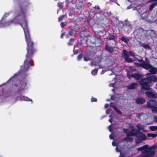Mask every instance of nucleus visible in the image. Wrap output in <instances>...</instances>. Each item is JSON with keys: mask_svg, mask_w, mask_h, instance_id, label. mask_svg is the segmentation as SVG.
<instances>
[{"mask_svg": "<svg viewBox=\"0 0 157 157\" xmlns=\"http://www.w3.org/2000/svg\"><path fill=\"white\" fill-rule=\"evenodd\" d=\"M110 106H111L117 113L119 114H121V112L117 109V107L114 105L113 103H110Z\"/></svg>", "mask_w": 157, "mask_h": 157, "instance_id": "nucleus-14", "label": "nucleus"}, {"mask_svg": "<svg viewBox=\"0 0 157 157\" xmlns=\"http://www.w3.org/2000/svg\"><path fill=\"white\" fill-rule=\"evenodd\" d=\"M98 65L99 66V67H101V68H102V67L101 66H100V65H99V64H98Z\"/></svg>", "mask_w": 157, "mask_h": 157, "instance_id": "nucleus-59", "label": "nucleus"}, {"mask_svg": "<svg viewBox=\"0 0 157 157\" xmlns=\"http://www.w3.org/2000/svg\"><path fill=\"white\" fill-rule=\"evenodd\" d=\"M111 127V125H109V131L110 132H112V129Z\"/></svg>", "mask_w": 157, "mask_h": 157, "instance_id": "nucleus-38", "label": "nucleus"}, {"mask_svg": "<svg viewBox=\"0 0 157 157\" xmlns=\"http://www.w3.org/2000/svg\"><path fill=\"white\" fill-rule=\"evenodd\" d=\"M106 113L107 114H108L109 113H108V110H107L106 111Z\"/></svg>", "mask_w": 157, "mask_h": 157, "instance_id": "nucleus-53", "label": "nucleus"}, {"mask_svg": "<svg viewBox=\"0 0 157 157\" xmlns=\"http://www.w3.org/2000/svg\"><path fill=\"white\" fill-rule=\"evenodd\" d=\"M90 59V58H86L85 57H84V60L85 61H87L88 60H89Z\"/></svg>", "mask_w": 157, "mask_h": 157, "instance_id": "nucleus-34", "label": "nucleus"}, {"mask_svg": "<svg viewBox=\"0 0 157 157\" xmlns=\"http://www.w3.org/2000/svg\"><path fill=\"white\" fill-rule=\"evenodd\" d=\"M127 75L128 77L130 79L131 77H133L136 80H138L142 78V76L141 75L136 74H132L130 75L127 72Z\"/></svg>", "mask_w": 157, "mask_h": 157, "instance_id": "nucleus-9", "label": "nucleus"}, {"mask_svg": "<svg viewBox=\"0 0 157 157\" xmlns=\"http://www.w3.org/2000/svg\"><path fill=\"white\" fill-rule=\"evenodd\" d=\"M20 25L24 30L25 40L27 45V52L26 56V59L24 62V66H21V70L25 71L28 69L30 66H33L34 65L32 63V60L31 58L35 50L33 48V43L31 40L27 22L25 18H23L22 23H20Z\"/></svg>", "mask_w": 157, "mask_h": 157, "instance_id": "nucleus-1", "label": "nucleus"}, {"mask_svg": "<svg viewBox=\"0 0 157 157\" xmlns=\"http://www.w3.org/2000/svg\"><path fill=\"white\" fill-rule=\"evenodd\" d=\"M9 15V13H5L4 16H3L2 19L1 20V21H2V20L4 18H6V17L7 16H8Z\"/></svg>", "mask_w": 157, "mask_h": 157, "instance_id": "nucleus-27", "label": "nucleus"}, {"mask_svg": "<svg viewBox=\"0 0 157 157\" xmlns=\"http://www.w3.org/2000/svg\"><path fill=\"white\" fill-rule=\"evenodd\" d=\"M121 40L124 41L125 43H128L129 41V39L128 38H126L123 36H122L121 38Z\"/></svg>", "mask_w": 157, "mask_h": 157, "instance_id": "nucleus-21", "label": "nucleus"}, {"mask_svg": "<svg viewBox=\"0 0 157 157\" xmlns=\"http://www.w3.org/2000/svg\"><path fill=\"white\" fill-rule=\"evenodd\" d=\"M82 7V6H79V8H81V7Z\"/></svg>", "mask_w": 157, "mask_h": 157, "instance_id": "nucleus-64", "label": "nucleus"}, {"mask_svg": "<svg viewBox=\"0 0 157 157\" xmlns=\"http://www.w3.org/2000/svg\"><path fill=\"white\" fill-rule=\"evenodd\" d=\"M58 6H59L60 8H62V6H61V5H60L59 3V4H58Z\"/></svg>", "mask_w": 157, "mask_h": 157, "instance_id": "nucleus-50", "label": "nucleus"}, {"mask_svg": "<svg viewBox=\"0 0 157 157\" xmlns=\"http://www.w3.org/2000/svg\"><path fill=\"white\" fill-rule=\"evenodd\" d=\"M109 105L108 104H106L105 105V108H107L108 106Z\"/></svg>", "mask_w": 157, "mask_h": 157, "instance_id": "nucleus-44", "label": "nucleus"}, {"mask_svg": "<svg viewBox=\"0 0 157 157\" xmlns=\"http://www.w3.org/2000/svg\"><path fill=\"white\" fill-rule=\"evenodd\" d=\"M67 23L66 22H61L60 24L61 27L62 28H63L64 26H65L66 25Z\"/></svg>", "mask_w": 157, "mask_h": 157, "instance_id": "nucleus-31", "label": "nucleus"}, {"mask_svg": "<svg viewBox=\"0 0 157 157\" xmlns=\"http://www.w3.org/2000/svg\"><path fill=\"white\" fill-rule=\"evenodd\" d=\"M139 62L141 63H135V64L137 66H140L143 67L146 69L149 70V71L152 74H155L157 73V68L153 67L150 64L149 61L147 58H145V61L142 60H138Z\"/></svg>", "mask_w": 157, "mask_h": 157, "instance_id": "nucleus-3", "label": "nucleus"}, {"mask_svg": "<svg viewBox=\"0 0 157 157\" xmlns=\"http://www.w3.org/2000/svg\"><path fill=\"white\" fill-rule=\"evenodd\" d=\"M157 106V102L152 100H150L147 101L146 107L151 108V109Z\"/></svg>", "mask_w": 157, "mask_h": 157, "instance_id": "nucleus-6", "label": "nucleus"}, {"mask_svg": "<svg viewBox=\"0 0 157 157\" xmlns=\"http://www.w3.org/2000/svg\"><path fill=\"white\" fill-rule=\"evenodd\" d=\"M100 59H99V58H96L95 59V60H99Z\"/></svg>", "mask_w": 157, "mask_h": 157, "instance_id": "nucleus-52", "label": "nucleus"}, {"mask_svg": "<svg viewBox=\"0 0 157 157\" xmlns=\"http://www.w3.org/2000/svg\"><path fill=\"white\" fill-rule=\"evenodd\" d=\"M151 0H150L149 1H148L147 2V3H151V2H155V1H152V2L151 1Z\"/></svg>", "mask_w": 157, "mask_h": 157, "instance_id": "nucleus-49", "label": "nucleus"}, {"mask_svg": "<svg viewBox=\"0 0 157 157\" xmlns=\"http://www.w3.org/2000/svg\"><path fill=\"white\" fill-rule=\"evenodd\" d=\"M82 57V54H80L78 56L77 59L78 60H80Z\"/></svg>", "mask_w": 157, "mask_h": 157, "instance_id": "nucleus-28", "label": "nucleus"}, {"mask_svg": "<svg viewBox=\"0 0 157 157\" xmlns=\"http://www.w3.org/2000/svg\"><path fill=\"white\" fill-rule=\"evenodd\" d=\"M157 4V2L154 3L152 4L150 6L149 9L150 10H151Z\"/></svg>", "mask_w": 157, "mask_h": 157, "instance_id": "nucleus-23", "label": "nucleus"}, {"mask_svg": "<svg viewBox=\"0 0 157 157\" xmlns=\"http://www.w3.org/2000/svg\"><path fill=\"white\" fill-rule=\"evenodd\" d=\"M157 81V77L154 76H151L140 80L139 81V83L142 86L141 91L144 93V90H149L150 89V87L148 85L149 84L151 81L155 82Z\"/></svg>", "mask_w": 157, "mask_h": 157, "instance_id": "nucleus-4", "label": "nucleus"}, {"mask_svg": "<svg viewBox=\"0 0 157 157\" xmlns=\"http://www.w3.org/2000/svg\"><path fill=\"white\" fill-rule=\"evenodd\" d=\"M104 73V72L103 71H102L101 72V74H103Z\"/></svg>", "mask_w": 157, "mask_h": 157, "instance_id": "nucleus-58", "label": "nucleus"}, {"mask_svg": "<svg viewBox=\"0 0 157 157\" xmlns=\"http://www.w3.org/2000/svg\"><path fill=\"white\" fill-rule=\"evenodd\" d=\"M126 22H127L128 23L127 24V25H128V26H130V23H129V22H128V21H126ZM126 24L127 25V24L126 23Z\"/></svg>", "mask_w": 157, "mask_h": 157, "instance_id": "nucleus-48", "label": "nucleus"}, {"mask_svg": "<svg viewBox=\"0 0 157 157\" xmlns=\"http://www.w3.org/2000/svg\"><path fill=\"white\" fill-rule=\"evenodd\" d=\"M151 1H157V0H151Z\"/></svg>", "mask_w": 157, "mask_h": 157, "instance_id": "nucleus-55", "label": "nucleus"}, {"mask_svg": "<svg viewBox=\"0 0 157 157\" xmlns=\"http://www.w3.org/2000/svg\"><path fill=\"white\" fill-rule=\"evenodd\" d=\"M77 53V52H76L75 51L74 52V54H76Z\"/></svg>", "mask_w": 157, "mask_h": 157, "instance_id": "nucleus-54", "label": "nucleus"}, {"mask_svg": "<svg viewBox=\"0 0 157 157\" xmlns=\"http://www.w3.org/2000/svg\"><path fill=\"white\" fill-rule=\"evenodd\" d=\"M119 157H124V155H121V152L120 153V155L119 156Z\"/></svg>", "mask_w": 157, "mask_h": 157, "instance_id": "nucleus-46", "label": "nucleus"}, {"mask_svg": "<svg viewBox=\"0 0 157 157\" xmlns=\"http://www.w3.org/2000/svg\"><path fill=\"white\" fill-rule=\"evenodd\" d=\"M113 135L111 134L109 135V138L110 139L112 140L113 139Z\"/></svg>", "mask_w": 157, "mask_h": 157, "instance_id": "nucleus-40", "label": "nucleus"}, {"mask_svg": "<svg viewBox=\"0 0 157 157\" xmlns=\"http://www.w3.org/2000/svg\"><path fill=\"white\" fill-rule=\"evenodd\" d=\"M114 83H112L109 84V86L114 87Z\"/></svg>", "mask_w": 157, "mask_h": 157, "instance_id": "nucleus-42", "label": "nucleus"}, {"mask_svg": "<svg viewBox=\"0 0 157 157\" xmlns=\"http://www.w3.org/2000/svg\"><path fill=\"white\" fill-rule=\"evenodd\" d=\"M105 49L110 52H114L113 48L107 44L105 45Z\"/></svg>", "mask_w": 157, "mask_h": 157, "instance_id": "nucleus-11", "label": "nucleus"}, {"mask_svg": "<svg viewBox=\"0 0 157 157\" xmlns=\"http://www.w3.org/2000/svg\"><path fill=\"white\" fill-rule=\"evenodd\" d=\"M152 112L156 113L157 112V107H155L151 109Z\"/></svg>", "mask_w": 157, "mask_h": 157, "instance_id": "nucleus-25", "label": "nucleus"}, {"mask_svg": "<svg viewBox=\"0 0 157 157\" xmlns=\"http://www.w3.org/2000/svg\"><path fill=\"white\" fill-rule=\"evenodd\" d=\"M129 54L131 56H135L134 53L131 51H129Z\"/></svg>", "mask_w": 157, "mask_h": 157, "instance_id": "nucleus-32", "label": "nucleus"}, {"mask_svg": "<svg viewBox=\"0 0 157 157\" xmlns=\"http://www.w3.org/2000/svg\"><path fill=\"white\" fill-rule=\"evenodd\" d=\"M64 17V15H63L61 17H60L58 18V21H62Z\"/></svg>", "mask_w": 157, "mask_h": 157, "instance_id": "nucleus-29", "label": "nucleus"}, {"mask_svg": "<svg viewBox=\"0 0 157 157\" xmlns=\"http://www.w3.org/2000/svg\"><path fill=\"white\" fill-rule=\"evenodd\" d=\"M109 121L111 123L112 122V119H109Z\"/></svg>", "mask_w": 157, "mask_h": 157, "instance_id": "nucleus-51", "label": "nucleus"}, {"mask_svg": "<svg viewBox=\"0 0 157 157\" xmlns=\"http://www.w3.org/2000/svg\"><path fill=\"white\" fill-rule=\"evenodd\" d=\"M142 46L146 49H151L150 47L147 44H142Z\"/></svg>", "mask_w": 157, "mask_h": 157, "instance_id": "nucleus-20", "label": "nucleus"}, {"mask_svg": "<svg viewBox=\"0 0 157 157\" xmlns=\"http://www.w3.org/2000/svg\"><path fill=\"white\" fill-rule=\"evenodd\" d=\"M149 128L152 131H155L157 130V126H151Z\"/></svg>", "mask_w": 157, "mask_h": 157, "instance_id": "nucleus-22", "label": "nucleus"}, {"mask_svg": "<svg viewBox=\"0 0 157 157\" xmlns=\"http://www.w3.org/2000/svg\"><path fill=\"white\" fill-rule=\"evenodd\" d=\"M136 127L138 130V131H140V130H143L145 128V126L144 125H142L140 124H138L137 125Z\"/></svg>", "mask_w": 157, "mask_h": 157, "instance_id": "nucleus-15", "label": "nucleus"}, {"mask_svg": "<svg viewBox=\"0 0 157 157\" xmlns=\"http://www.w3.org/2000/svg\"><path fill=\"white\" fill-rule=\"evenodd\" d=\"M123 131L124 132V133H127V134H128V133L129 132H130H130H128V129H126L124 128V129H123Z\"/></svg>", "mask_w": 157, "mask_h": 157, "instance_id": "nucleus-35", "label": "nucleus"}, {"mask_svg": "<svg viewBox=\"0 0 157 157\" xmlns=\"http://www.w3.org/2000/svg\"><path fill=\"white\" fill-rule=\"evenodd\" d=\"M26 82H24V83H23V84L22 85V89H23V88L25 86H26ZM23 89H22L21 90V89H20L19 90V92H17V94L18 95V96L17 97V100L19 98V97L18 96L19 95H21V91H23Z\"/></svg>", "mask_w": 157, "mask_h": 157, "instance_id": "nucleus-13", "label": "nucleus"}, {"mask_svg": "<svg viewBox=\"0 0 157 157\" xmlns=\"http://www.w3.org/2000/svg\"><path fill=\"white\" fill-rule=\"evenodd\" d=\"M116 150L117 152H119V150L118 149V147H116Z\"/></svg>", "mask_w": 157, "mask_h": 157, "instance_id": "nucleus-47", "label": "nucleus"}, {"mask_svg": "<svg viewBox=\"0 0 157 157\" xmlns=\"http://www.w3.org/2000/svg\"><path fill=\"white\" fill-rule=\"evenodd\" d=\"M147 135L148 137H151L152 138H155L157 136V132L155 134L148 133H147Z\"/></svg>", "mask_w": 157, "mask_h": 157, "instance_id": "nucleus-17", "label": "nucleus"}, {"mask_svg": "<svg viewBox=\"0 0 157 157\" xmlns=\"http://www.w3.org/2000/svg\"><path fill=\"white\" fill-rule=\"evenodd\" d=\"M129 7L130 6L128 7L127 8V9H129L130 8V7Z\"/></svg>", "mask_w": 157, "mask_h": 157, "instance_id": "nucleus-56", "label": "nucleus"}, {"mask_svg": "<svg viewBox=\"0 0 157 157\" xmlns=\"http://www.w3.org/2000/svg\"><path fill=\"white\" fill-rule=\"evenodd\" d=\"M122 57L124 58L125 59V60L128 62H133L132 59L129 57L128 52L125 50H123Z\"/></svg>", "mask_w": 157, "mask_h": 157, "instance_id": "nucleus-8", "label": "nucleus"}, {"mask_svg": "<svg viewBox=\"0 0 157 157\" xmlns=\"http://www.w3.org/2000/svg\"><path fill=\"white\" fill-rule=\"evenodd\" d=\"M109 117L110 118H111V115H109Z\"/></svg>", "mask_w": 157, "mask_h": 157, "instance_id": "nucleus-61", "label": "nucleus"}, {"mask_svg": "<svg viewBox=\"0 0 157 157\" xmlns=\"http://www.w3.org/2000/svg\"><path fill=\"white\" fill-rule=\"evenodd\" d=\"M94 8L97 10H99L100 9L99 7L98 6H95L94 7Z\"/></svg>", "mask_w": 157, "mask_h": 157, "instance_id": "nucleus-41", "label": "nucleus"}, {"mask_svg": "<svg viewBox=\"0 0 157 157\" xmlns=\"http://www.w3.org/2000/svg\"><path fill=\"white\" fill-rule=\"evenodd\" d=\"M74 39H71L70 41L68 43V45L69 46L72 45L73 44L71 43V42H73L74 41Z\"/></svg>", "mask_w": 157, "mask_h": 157, "instance_id": "nucleus-30", "label": "nucleus"}, {"mask_svg": "<svg viewBox=\"0 0 157 157\" xmlns=\"http://www.w3.org/2000/svg\"><path fill=\"white\" fill-rule=\"evenodd\" d=\"M138 86V85L136 83H133L128 86L127 88L129 89H133L136 88Z\"/></svg>", "mask_w": 157, "mask_h": 157, "instance_id": "nucleus-12", "label": "nucleus"}, {"mask_svg": "<svg viewBox=\"0 0 157 157\" xmlns=\"http://www.w3.org/2000/svg\"><path fill=\"white\" fill-rule=\"evenodd\" d=\"M13 20H13L11 21H10L8 22L5 23L4 24H3V26L5 27V26H6L9 25H10L11 24V23H12L13 22Z\"/></svg>", "mask_w": 157, "mask_h": 157, "instance_id": "nucleus-19", "label": "nucleus"}, {"mask_svg": "<svg viewBox=\"0 0 157 157\" xmlns=\"http://www.w3.org/2000/svg\"><path fill=\"white\" fill-rule=\"evenodd\" d=\"M64 35V33H62L61 35V36H60V37L61 38H63V36Z\"/></svg>", "mask_w": 157, "mask_h": 157, "instance_id": "nucleus-45", "label": "nucleus"}, {"mask_svg": "<svg viewBox=\"0 0 157 157\" xmlns=\"http://www.w3.org/2000/svg\"><path fill=\"white\" fill-rule=\"evenodd\" d=\"M69 34L71 36H73L74 34L73 31H70L69 32Z\"/></svg>", "mask_w": 157, "mask_h": 157, "instance_id": "nucleus-36", "label": "nucleus"}, {"mask_svg": "<svg viewBox=\"0 0 157 157\" xmlns=\"http://www.w3.org/2000/svg\"><path fill=\"white\" fill-rule=\"evenodd\" d=\"M146 96L150 98H156V93L154 90L146 91L145 93Z\"/></svg>", "mask_w": 157, "mask_h": 157, "instance_id": "nucleus-7", "label": "nucleus"}, {"mask_svg": "<svg viewBox=\"0 0 157 157\" xmlns=\"http://www.w3.org/2000/svg\"><path fill=\"white\" fill-rule=\"evenodd\" d=\"M143 15H144V14H141V17H143Z\"/></svg>", "mask_w": 157, "mask_h": 157, "instance_id": "nucleus-57", "label": "nucleus"}, {"mask_svg": "<svg viewBox=\"0 0 157 157\" xmlns=\"http://www.w3.org/2000/svg\"><path fill=\"white\" fill-rule=\"evenodd\" d=\"M114 89H113L112 90V91H114Z\"/></svg>", "mask_w": 157, "mask_h": 157, "instance_id": "nucleus-60", "label": "nucleus"}, {"mask_svg": "<svg viewBox=\"0 0 157 157\" xmlns=\"http://www.w3.org/2000/svg\"><path fill=\"white\" fill-rule=\"evenodd\" d=\"M136 102L138 104H142L145 102V100L143 98H138L136 99Z\"/></svg>", "mask_w": 157, "mask_h": 157, "instance_id": "nucleus-10", "label": "nucleus"}, {"mask_svg": "<svg viewBox=\"0 0 157 157\" xmlns=\"http://www.w3.org/2000/svg\"><path fill=\"white\" fill-rule=\"evenodd\" d=\"M133 140V138L132 137H127L123 139L124 141H126L127 142H132Z\"/></svg>", "mask_w": 157, "mask_h": 157, "instance_id": "nucleus-18", "label": "nucleus"}, {"mask_svg": "<svg viewBox=\"0 0 157 157\" xmlns=\"http://www.w3.org/2000/svg\"><path fill=\"white\" fill-rule=\"evenodd\" d=\"M157 148V147L155 145L148 147L147 145H145L140 147L137 149L138 151H141L144 155L138 157H153L155 151Z\"/></svg>", "mask_w": 157, "mask_h": 157, "instance_id": "nucleus-2", "label": "nucleus"}, {"mask_svg": "<svg viewBox=\"0 0 157 157\" xmlns=\"http://www.w3.org/2000/svg\"><path fill=\"white\" fill-rule=\"evenodd\" d=\"M144 115V114L141 113L138 114L137 117L138 118L141 119L142 117Z\"/></svg>", "mask_w": 157, "mask_h": 157, "instance_id": "nucleus-26", "label": "nucleus"}, {"mask_svg": "<svg viewBox=\"0 0 157 157\" xmlns=\"http://www.w3.org/2000/svg\"><path fill=\"white\" fill-rule=\"evenodd\" d=\"M106 101H109V99H107Z\"/></svg>", "mask_w": 157, "mask_h": 157, "instance_id": "nucleus-62", "label": "nucleus"}, {"mask_svg": "<svg viewBox=\"0 0 157 157\" xmlns=\"http://www.w3.org/2000/svg\"><path fill=\"white\" fill-rule=\"evenodd\" d=\"M134 129L132 130L130 132L127 134V136H136L140 140H136V143H139L141 141L144 140L147 138L146 136L144 134L141 132L140 131H138L136 132H133Z\"/></svg>", "mask_w": 157, "mask_h": 157, "instance_id": "nucleus-5", "label": "nucleus"}, {"mask_svg": "<svg viewBox=\"0 0 157 157\" xmlns=\"http://www.w3.org/2000/svg\"><path fill=\"white\" fill-rule=\"evenodd\" d=\"M99 63H96L95 62V61H93L91 63V65H97Z\"/></svg>", "mask_w": 157, "mask_h": 157, "instance_id": "nucleus-33", "label": "nucleus"}, {"mask_svg": "<svg viewBox=\"0 0 157 157\" xmlns=\"http://www.w3.org/2000/svg\"><path fill=\"white\" fill-rule=\"evenodd\" d=\"M97 99L94 98H92L91 99V101H92L94 102V101H97Z\"/></svg>", "mask_w": 157, "mask_h": 157, "instance_id": "nucleus-37", "label": "nucleus"}, {"mask_svg": "<svg viewBox=\"0 0 157 157\" xmlns=\"http://www.w3.org/2000/svg\"><path fill=\"white\" fill-rule=\"evenodd\" d=\"M98 71V69L95 68L93 70H92L91 71V74L93 75H96L97 71Z\"/></svg>", "mask_w": 157, "mask_h": 157, "instance_id": "nucleus-24", "label": "nucleus"}, {"mask_svg": "<svg viewBox=\"0 0 157 157\" xmlns=\"http://www.w3.org/2000/svg\"><path fill=\"white\" fill-rule=\"evenodd\" d=\"M154 121L155 122L157 123V117L155 116L154 117Z\"/></svg>", "mask_w": 157, "mask_h": 157, "instance_id": "nucleus-39", "label": "nucleus"}, {"mask_svg": "<svg viewBox=\"0 0 157 157\" xmlns=\"http://www.w3.org/2000/svg\"><path fill=\"white\" fill-rule=\"evenodd\" d=\"M157 98V93H156V98Z\"/></svg>", "mask_w": 157, "mask_h": 157, "instance_id": "nucleus-63", "label": "nucleus"}, {"mask_svg": "<svg viewBox=\"0 0 157 157\" xmlns=\"http://www.w3.org/2000/svg\"><path fill=\"white\" fill-rule=\"evenodd\" d=\"M112 144L113 146H115L116 145V143L114 141H113L112 143Z\"/></svg>", "mask_w": 157, "mask_h": 157, "instance_id": "nucleus-43", "label": "nucleus"}, {"mask_svg": "<svg viewBox=\"0 0 157 157\" xmlns=\"http://www.w3.org/2000/svg\"><path fill=\"white\" fill-rule=\"evenodd\" d=\"M19 98L21 100L26 101H32V100L28 97L23 96H21V97H19Z\"/></svg>", "mask_w": 157, "mask_h": 157, "instance_id": "nucleus-16", "label": "nucleus"}]
</instances>
